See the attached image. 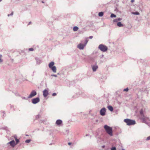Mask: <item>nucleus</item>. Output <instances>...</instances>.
I'll return each mask as SVG.
<instances>
[{
    "label": "nucleus",
    "instance_id": "obj_1",
    "mask_svg": "<svg viewBox=\"0 0 150 150\" xmlns=\"http://www.w3.org/2000/svg\"><path fill=\"white\" fill-rule=\"evenodd\" d=\"M104 128L110 136H112V127L105 125L104 126Z\"/></svg>",
    "mask_w": 150,
    "mask_h": 150
},
{
    "label": "nucleus",
    "instance_id": "obj_2",
    "mask_svg": "<svg viewBox=\"0 0 150 150\" xmlns=\"http://www.w3.org/2000/svg\"><path fill=\"white\" fill-rule=\"evenodd\" d=\"M124 121L127 123V125H133L135 124L136 122L134 120H132L129 119H126Z\"/></svg>",
    "mask_w": 150,
    "mask_h": 150
},
{
    "label": "nucleus",
    "instance_id": "obj_3",
    "mask_svg": "<svg viewBox=\"0 0 150 150\" xmlns=\"http://www.w3.org/2000/svg\"><path fill=\"white\" fill-rule=\"evenodd\" d=\"M88 42V40L86 39L85 40L84 44L80 43L77 46V47L80 50H83L85 46H86Z\"/></svg>",
    "mask_w": 150,
    "mask_h": 150
},
{
    "label": "nucleus",
    "instance_id": "obj_4",
    "mask_svg": "<svg viewBox=\"0 0 150 150\" xmlns=\"http://www.w3.org/2000/svg\"><path fill=\"white\" fill-rule=\"evenodd\" d=\"M98 48L102 51L105 52L108 50V47L102 44H100L98 46Z\"/></svg>",
    "mask_w": 150,
    "mask_h": 150
},
{
    "label": "nucleus",
    "instance_id": "obj_5",
    "mask_svg": "<svg viewBox=\"0 0 150 150\" xmlns=\"http://www.w3.org/2000/svg\"><path fill=\"white\" fill-rule=\"evenodd\" d=\"M141 118L142 120V122H143L148 124V122H147L149 121V119L148 117L145 115L143 116L142 115V117Z\"/></svg>",
    "mask_w": 150,
    "mask_h": 150
},
{
    "label": "nucleus",
    "instance_id": "obj_6",
    "mask_svg": "<svg viewBox=\"0 0 150 150\" xmlns=\"http://www.w3.org/2000/svg\"><path fill=\"white\" fill-rule=\"evenodd\" d=\"M40 101V99L39 97L33 98L31 100L32 103L33 104H36Z\"/></svg>",
    "mask_w": 150,
    "mask_h": 150
},
{
    "label": "nucleus",
    "instance_id": "obj_7",
    "mask_svg": "<svg viewBox=\"0 0 150 150\" xmlns=\"http://www.w3.org/2000/svg\"><path fill=\"white\" fill-rule=\"evenodd\" d=\"M36 94L37 92L35 90H33L31 92L30 94L28 97V98H32L36 95Z\"/></svg>",
    "mask_w": 150,
    "mask_h": 150
},
{
    "label": "nucleus",
    "instance_id": "obj_8",
    "mask_svg": "<svg viewBox=\"0 0 150 150\" xmlns=\"http://www.w3.org/2000/svg\"><path fill=\"white\" fill-rule=\"evenodd\" d=\"M106 109L105 108H102L100 111V114L102 116H104L105 114Z\"/></svg>",
    "mask_w": 150,
    "mask_h": 150
},
{
    "label": "nucleus",
    "instance_id": "obj_9",
    "mask_svg": "<svg viewBox=\"0 0 150 150\" xmlns=\"http://www.w3.org/2000/svg\"><path fill=\"white\" fill-rule=\"evenodd\" d=\"M7 144H10V145L12 147H14L16 145V144H15V142L14 140L11 141L10 142L8 143Z\"/></svg>",
    "mask_w": 150,
    "mask_h": 150
},
{
    "label": "nucleus",
    "instance_id": "obj_10",
    "mask_svg": "<svg viewBox=\"0 0 150 150\" xmlns=\"http://www.w3.org/2000/svg\"><path fill=\"white\" fill-rule=\"evenodd\" d=\"M48 94V92L46 89L44 90L43 91V95L44 97H46Z\"/></svg>",
    "mask_w": 150,
    "mask_h": 150
},
{
    "label": "nucleus",
    "instance_id": "obj_11",
    "mask_svg": "<svg viewBox=\"0 0 150 150\" xmlns=\"http://www.w3.org/2000/svg\"><path fill=\"white\" fill-rule=\"evenodd\" d=\"M93 71H96L97 69L98 68V67L96 64L95 65H93L92 66Z\"/></svg>",
    "mask_w": 150,
    "mask_h": 150
},
{
    "label": "nucleus",
    "instance_id": "obj_12",
    "mask_svg": "<svg viewBox=\"0 0 150 150\" xmlns=\"http://www.w3.org/2000/svg\"><path fill=\"white\" fill-rule=\"evenodd\" d=\"M54 64V63L53 62H50L48 65V66L50 68H51L52 67H53L54 66L53 65Z\"/></svg>",
    "mask_w": 150,
    "mask_h": 150
},
{
    "label": "nucleus",
    "instance_id": "obj_13",
    "mask_svg": "<svg viewBox=\"0 0 150 150\" xmlns=\"http://www.w3.org/2000/svg\"><path fill=\"white\" fill-rule=\"evenodd\" d=\"M54 73H56L57 71L56 67L55 66H54L50 68Z\"/></svg>",
    "mask_w": 150,
    "mask_h": 150
},
{
    "label": "nucleus",
    "instance_id": "obj_14",
    "mask_svg": "<svg viewBox=\"0 0 150 150\" xmlns=\"http://www.w3.org/2000/svg\"><path fill=\"white\" fill-rule=\"evenodd\" d=\"M35 59L37 61V64H39L42 62V61L38 58H35Z\"/></svg>",
    "mask_w": 150,
    "mask_h": 150
},
{
    "label": "nucleus",
    "instance_id": "obj_15",
    "mask_svg": "<svg viewBox=\"0 0 150 150\" xmlns=\"http://www.w3.org/2000/svg\"><path fill=\"white\" fill-rule=\"evenodd\" d=\"M62 123V121L61 120H57L56 122V123L58 125H60Z\"/></svg>",
    "mask_w": 150,
    "mask_h": 150
},
{
    "label": "nucleus",
    "instance_id": "obj_16",
    "mask_svg": "<svg viewBox=\"0 0 150 150\" xmlns=\"http://www.w3.org/2000/svg\"><path fill=\"white\" fill-rule=\"evenodd\" d=\"M117 25L119 27H121L123 26V25L122 24L121 22H119L117 23Z\"/></svg>",
    "mask_w": 150,
    "mask_h": 150
},
{
    "label": "nucleus",
    "instance_id": "obj_17",
    "mask_svg": "<svg viewBox=\"0 0 150 150\" xmlns=\"http://www.w3.org/2000/svg\"><path fill=\"white\" fill-rule=\"evenodd\" d=\"M108 110H110V111H112L113 110V107L110 105H109L108 106Z\"/></svg>",
    "mask_w": 150,
    "mask_h": 150
},
{
    "label": "nucleus",
    "instance_id": "obj_18",
    "mask_svg": "<svg viewBox=\"0 0 150 150\" xmlns=\"http://www.w3.org/2000/svg\"><path fill=\"white\" fill-rule=\"evenodd\" d=\"M14 138L16 141V144L19 142V140L17 139V136L16 135L14 136Z\"/></svg>",
    "mask_w": 150,
    "mask_h": 150
},
{
    "label": "nucleus",
    "instance_id": "obj_19",
    "mask_svg": "<svg viewBox=\"0 0 150 150\" xmlns=\"http://www.w3.org/2000/svg\"><path fill=\"white\" fill-rule=\"evenodd\" d=\"M140 114L141 115V118L142 117V115L143 116H144V115L143 114V111L142 109L140 112Z\"/></svg>",
    "mask_w": 150,
    "mask_h": 150
},
{
    "label": "nucleus",
    "instance_id": "obj_20",
    "mask_svg": "<svg viewBox=\"0 0 150 150\" xmlns=\"http://www.w3.org/2000/svg\"><path fill=\"white\" fill-rule=\"evenodd\" d=\"M79 29V28L76 26H74L73 27V30L74 31H77Z\"/></svg>",
    "mask_w": 150,
    "mask_h": 150
},
{
    "label": "nucleus",
    "instance_id": "obj_21",
    "mask_svg": "<svg viewBox=\"0 0 150 150\" xmlns=\"http://www.w3.org/2000/svg\"><path fill=\"white\" fill-rule=\"evenodd\" d=\"M132 14H133L134 15H139V13L137 11L132 12Z\"/></svg>",
    "mask_w": 150,
    "mask_h": 150
},
{
    "label": "nucleus",
    "instance_id": "obj_22",
    "mask_svg": "<svg viewBox=\"0 0 150 150\" xmlns=\"http://www.w3.org/2000/svg\"><path fill=\"white\" fill-rule=\"evenodd\" d=\"M98 15L99 16L102 17L103 15V12H100L99 13Z\"/></svg>",
    "mask_w": 150,
    "mask_h": 150
},
{
    "label": "nucleus",
    "instance_id": "obj_23",
    "mask_svg": "<svg viewBox=\"0 0 150 150\" xmlns=\"http://www.w3.org/2000/svg\"><path fill=\"white\" fill-rule=\"evenodd\" d=\"M116 15L113 13H112L110 16V17L111 18L116 17Z\"/></svg>",
    "mask_w": 150,
    "mask_h": 150
},
{
    "label": "nucleus",
    "instance_id": "obj_24",
    "mask_svg": "<svg viewBox=\"0 0 150 150\" xmlns=\"http://www.w3.org/2000/svg\"><path fill=\"white\" fill-rule=\"evenodd\" d=\"M31 141V140L30 139H27L25 140V142L26 143H29Z\"/></svg>",
    "mask_w": 150,
    "mask_h": 150
},
{
    "label": "nucleus",
    "instance_id": "obj_25",
    "mask_svg": "<svg viewBox=\"0 0 150 150\" xmlns=\"http://www.w3.org/2000/svg\"><path fill=\"white\" fill-rule=\"evenodd\" d=\"M111 150H116V148L115 146L112 147L111 148Z\"/></svg>",
    "mask_w": 150,
    "mask_h": 150
},
{
    "label": "nucleus",
    "instance_id": "obj_26",
    "mask_svg": "<svg viewBox=\"0 0 150 150\" xmlns=\"http://www.w3.org/2000/svg\"><path fill=\"white\" fill-rule=\"evenodd\" d=\"M40 116L39 115H37L35 117L36 119H37L40 117Z\"/></svg>",
    "mask_w": 150,
    "mask_h": 150
},
{
    "label": "nucleus",
    "instance_id": "obj_27",
    "mask_svg": "<svg viewBox=\"0 0 150 150\" xmlns=\"http://www.w3.org/2000/svg\"><path fill=\"white\" fill-rule=\"evenodd\" d=\"M129 90L128 88H125L124 89L123 91H128Z\"/></svg>",
    "mask_w": 150,
    "mask_h": 150
},
{
    "label": "nucleus",
    "instance_id": "obj_28",
    "mask_svg": "<svg viewBox=\"0 0 150 150\" xmlns=\"http://www.w3.org/2000/svg\"><path fill=\"white\" fill-rule=\"evenodd\" d=\"M13 12H12L10 14H8V16H12L13 15Z\"/></svg>",
    "mask_w": 150,
    "mask_h": 150
},
{
    "label": "nucleus",
    "instance_id": "obj_29",
    "mask_svg": "<svg viewBox=\"0 0 150 150\" xmlns=\"http://www.w3.org/2000/svg\"><path fill=\"white\" fill-rule=\"evenodd\" d=\"M28 50L29 51H33L34 50V49L33 48H29Z\"/></svg>",
    "mask_w": 150,
    "mask_h": 150
},
{
    "label": "nucleus",
    "instance_id": "obj_30",
    "mask_svg": "<svg viewBox=\"0 0 150 150\" xmlns=\"http://www.w3.org/2000/svg\"><path fill=\"white\" fill-rule=\"evenodd\" d=\"M51 76H54V77H57V75L54 74H52L51 75Z\"/></svg>",
    "mask_w": 150,
    "mask_h": 150
},
{
    "label": "nucleus",
    "instance_id": "obj_31",
    "mask_svg": "<svg viewBox=\"0 0 150 150\" xmlns=\"http://www.w3.org/2000/svg\"><path fill=\"white\" fill-rule=\"evenodd\" d=\"M22 98L23 99H25V100H27L28 98H27L25 97H22Z\"/></svg>",
    "mask_w": 150,
    "mask_h": 150
},
{
    "label": "nucleus",
    "instance_id": "obj_32",
    "mask_svg": "<svg viewBox=\"0 0 150 150\" xmlns=\"http://www.w3.org/2000/svg\"><path fill=\"white\" fill-rule=\"evenodd\" d=\"M118 20L117 19V18H116L115 19L114 21H113L114 22H118Z\"/></svg>",
    "mask_w": 150,
    "mask_h": 150
},
{
    "label": "nucleus",
    "instance_id": "obj_33",
    "mask_svg": "<svg viewBox=\"0 0 150 150\" xmlns=\"http://www.w3.org/2000/svg\"><path fill=\"white\" fill-rule=\"evenodd\" d=\"M118 21H120L122 20V18H117Z\"/></svg>",
    "mask_w": 150,
    "mask_h": 150
},
{
    "label": "nucleus",
    "instance_id": "obj_34",
    "mask_svg": "<svg viewBox=\"0 0 150 150\" xmlns=\"http://www.w3.org/2000/svg\"><path fill=\"white\" fill-rule=\"evenodd\" d=\"M57 95V94L56 93H53L52 94V96H55Z\"/></svg>",
    "mask_w": 150,
    "mask_h": 150
},
{
    "label": "nucleus",
    "instance_id": "obj_35",
    "mask_svg": "<svg viewBox=\"0 0 150 150\" xmlns=\"http://www.w3.org/2000/svg\"><path fill=\"white\" fill-rule=\"evenodd\" d=\"M150 136L148 137H147V138L146 139V140H150Z\"/></svg>",
    "mask_w": 150,
    "mask_h": 150
},
{
    "label": "nucleus",
    "instance_id": "obj_36",
    "mask_svg": "<svg viewBox=\"0 0 150 150\" xmlns=\"http://www.w3.org/2000/svg\"><path fill=\"white\" fill-rule=\"evenodd\" d=\"M93 38V37L92 36H90V37H89V39H91Z\"/></svg>",
    "mask_w": 150,
    "mask_h": 150
},
{
    "label": "nucleus",
    "instance_id": "obj_37",
    "mask_svg": "<svg viewBox=\"0 0 150 150\" xmlns=\"http://www.w3.org/2000/svg\"><path fill=\"white\" fill-rule=\"evenodd\" d=\"M134 1V0H131V2L132 3Z\"/></svg>",
    "mask_w": 150,
    "mask_h": 150
},
{
    "label": "nucleus",
    "instance_id": "obj_38",
    "mask_svg": "<svg viewBox=\"0 0 150 150\" xmlns=\"http://www.w3.org/2000/svg\"><path fill=\"white\" fill-rule=\"evenodd\" d=\"M71 142H69L68 143V145H71Z\"/></svg>",
    "mask_w": 150,
    "mask_h": 150
},
{
    "label": "nucleus",
    "instance_id": "obj_39",
    "mask_svg": "<svg viewBox=\"0 0 150 150\" xmlns=\"http://www.w3.org/2000/svg\"><path fill=\"white\" fill-rule=\"evenodd\" d=\"M105 147V145H103L102 146V147L103 148H104Z\"/></svg>",
    "mask_w": 150,
    "mask_h": 150
},
{
    "label": "nucleus",
    "instance_id": "obj_40",
    "mask_svg": "<svg viewBox=\"0 0 150 150\" xmlns=\"http://www.w3.org/2000/svg\"><path fill=\"white\" fill-rule=\"evenodd\" d=\"M89 134H86V136H89Z\"/></svg>",
    "mask_w": 150,
    "mask_h": 150
},
{
    "label": "nucleus",
    "instance_id": "obj_41",
    "mask_svg": "<svg viewBox=\"0 0 150 150\" xmlns=\"http://www.w3.org/2000/svg\"><path fill=\"white\" fill-rule=\"evenodd\" d=\"M31 23V22H30H30L29 23H28V25H29V24H30Z\"/></svg>",
    "mask_w": 150,
    "mask_h": 150
},
{
    "label": "nucleus",
    "instance_id": "obj_42",
    "mask_svg": "<svg viewBox=\"0 0 150 150\" xmlns=\"http://www.w3.org/2000/svg\"><path fill=\"white\" fill-rule=\"evenodd\" d=\"M103 57V55H102V57H100L101 58H102Z\"/></svg>",
    "mask_w": 150,
    "mask_h": 150
},
{
    "label": "nucleus",
    "instance_id": "obj_43",
    "mask_svg": "<svg viewBox=\"0 0 150 150\" xmlns=\"http://www.w3.org/2000/svg\"><path fill=\"white\" fill-rule=\"evenodd\" d=\"M42 3H44V1H42Z\"/></svg>",
    "mask_w": 150,
    "mask_h": 150
},
{
    "label": "nucleus",
    "instance_id": "obj_44",
    "mask_svg": "<svg viewBox=\"0 0 150 150\" xmlns=\"http://www.w3.org/2000/svg\"><path fill=\"white\" fill-rule=\"evenodd\" d=\"M1 57H2V55H1H1H0V58H1Z\"/></svg>",
    "mask_w": 150,
    "mask_h": 150
},
{
    "label": "nucleus",
    "instance_id": "obj_45",
    "mask_svg": "<svg viewBox=\"0 0 150 150\" xmlns=\"http://www.w3.org/2000/svg\"><path fill=\"white\" fill-rule=\"evenodd\" d=\"M2 0H0V2H1V1H2Z\"/></svg>",
    "mask_w": 150,
    "mask_h": 150
},
{
    "label": "nucleus",
    "instance_id": "obj_46",
    "mask_svg": "<svg viewBox=\"0 0 150 150\" xmlns=\"http://www.w3.org/2000/svg\"><path fill=\"white\" fill-rule=\"evenodd\" d=\"M121 150H125V149H122Z\"/></svg>",
    "mask_w": 150,
    "mask_h": 150
},
{
    "label": "nucleus",
    "instance_id": "obj_47",
    "mask_svg": "<svg viewBox=\"0 0 150 150\" xmlns=\"http://www.w3.org/2000/svg\"><path fill=\"white\" fill-rule=\"evenodd\" d=\"M96 122H98V120H96Z\"/></svg>",
    "mask_w": 150,
    "mask_h": 150
},
{
    "label": "nucleus",
    "instance_id": "obj_48",
    "mask_svg": "<svg viewBox=\"0 0 150 150\" xmlns=\"http://www.w3.org/2000/svg\"><path fill=\"white\" fill-rule=\"evenodd\" d=\"M81 42H82V43H83V41H82Z\"/></svg>",
    "mask_w": 150,
    "mask_h": 150
},
{
    "label": "nucleus",
    "instance_id": "obj_49",
    "mask_svg": "<svg viewBox=\"0 0 150 150\" xmlns=\"http://www.w3.org/2000/svg\"><path fill=\"white\" fill-rule=\"evenodd\" d=\"M57 74H58V75H59V73H58Z\"/></svg>",
    "mask_w": 150,
    "mask_h": 150
},
{
    "label": "nucleus",
    "instance_id": "obj_50",
    "mask_svg": "<svg viewBox=\"0 0 150 150\" xmlns=\"http://www.w3.org/2000/svg\"><path fill=\"white\" fill-rule=\"evenodd\" d=\"M3 113H4V112H3Z\"/></svg>",
    "mask_w": 150,
    "mask_h": 150
},
{
    "label": "nucleus",
    "instance_id": "obj_51",
    "mask_svg": "<svg viewBox=\"0 0 150 150\" xmlns=\"http://www.w3.org/2000/svg\"><path fill=\"white\" fill-rule=\"evenodd\" d=\"M107 150H108V149H107Z\"/></svg>",
    "mask_w": 150,
    "mask_h": 150
}]
</instances>
